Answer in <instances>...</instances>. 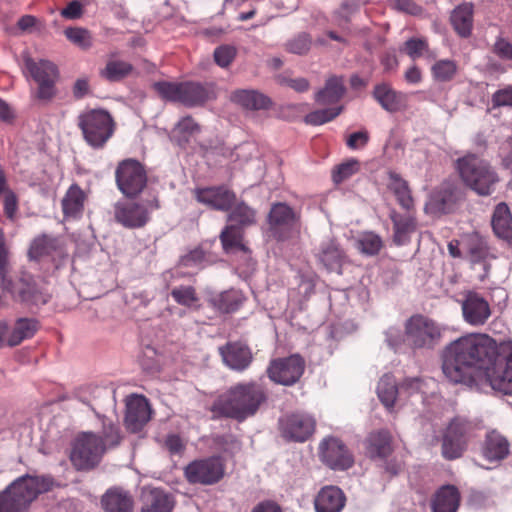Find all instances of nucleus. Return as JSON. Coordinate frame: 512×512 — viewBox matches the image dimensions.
Returning a JSON list of instances; mask_svg holds the SVG:
<instances>
[{
	"mask_svg": "<svg viewBox=\"0 0 512 512\" xmlns=\"http://www.w3.org/2000/svg\"><path fill=\"white\" fill-rule=\"evenodd\" d=\"M497 343L487 334L471 333L449 343L442 355V371L453 383L482 390V375L497 352Z\"/></svg>",
	"mask_w": 512,
	"mask_h": 512,
	"instance_id": "f257e3e1",
	"label": "nucleus"
},
{
	"mask_svg": "<svg viewBox=\"0 0 512 512\" xmlns=\"http://www.w3.org/2000/svg\"><path fill=\"white\" fill-rule=\"evenodd\" d=\"M103 436L92 432H83L75 439L71 451V461L78 470L95 467L107 450L119 445L121 435L119 427L111 421L103 420Z\"/></svg>",
	"mask_w": 512,
	"mask_h": 512,
	"instance_id": "f03ea898",
	"label": "nucleus"
},
{
	"mask_svg": "<svg viewBox=\"0 0 512 512\" xmlns=\"http://www.w3.org/2000/svg\"><path fill=\"white\" fill-rule=\"evenodd\" d=\"M266 400L263 388L254 382L237 384L221 395L214 410L224 416L242 421L253 416Z\"/></svg>",
	"mask_w": 512,
	"mask_h": 512,
	"instance_id": "7ed1b4c3",
	"label": "nucleus"
},
{
	"mask_svg": "<svg viewBox=\"0 0 512 512\" xmlns=\"http://www.w3.org/2000/svg\"><path fill=\"white\" fill-rule=\"evenodd\" d=\"M49 476H21L0 493V512H26L41 493L51 489Z\"/></svg>",
	"mask_w": 512,
	"mask_h": 512,
	"instance_id": "20e7f679",
	"label": "nucleus"
},
{
	"mask_svg": "<svg viewBox=\"0 0 512 512\" xmlns=\"http://www.w3.org/2000/svg\"><path fill=\"white\" fill-rule=\"evenodd\" d=\"M233 206V210L228 215V222L230 224L223 229L220 238L223 248L227 253H239L244 261L247 262V269L243 270V273H246L254 269V262L250 257L247 247L242 242L241 227L255 223V211L244 202H235Z\"/></svg>",
	"mask_w": 512,
	"mask_h": 512,
	"instance_id": "39448f33",
	"label": "nucleus"
},
{
	"mask_svg": "<svg viewBox=\"0 0 512 512\" xmlns=\"http://www.w3.org/2000/svg\"><path fill=\"white\" fill-rule=\"evenodd\" d=\"M457 168L463 182L480 196L491 195L499 177L486 160L469 154L457 162Z\"/></svg>",
	"mask_w": 512,
	"mask_h": 512,
	"instance_id": "423d86ee",
	"label": "nucleus"
},
{
	"mask_svg": "<svg viewBox=\"0 0 512 512\" xmlns=\"http://www.w3.org/2000/svg\"><path fill=\"white\" fill-rule=\"evenodd\" d=\"M484 385L504 395L512 396L511 341H503L498 344L497 352L482 375L481 391L485 390Z\"/></svg>",
	"mask_w": 512,
	"mask_h": 512,
	"instance_id": "0eeeda50",
	"label": "nucleus"
},
{
	"mask_svg": "<svg viewBox=\"0 0 512 512\" xmlns=\"http://www.w3.org/2000/svg\"><path fill=\"white\" fill-rule=\"evenodd\" d=\"M0 278L2 288L21 302L38 306L48 301V296L36 288L30 274L23 273L16 282L8 277V252L2 239H0Z\"/></svg>",
	"mask_w": 512,
	"mask_h": 512,
	"instance_id": "6e6552de",
	"label": "nucleus"
},
{
	"mask_svg": "<svg viewBox=\"0 0 512 512\" xmlns=\"http://www.w3.org/2000/svg\"><path fill=\"white\" fill-rule=\"evenodd\" d=\"M23 62L24 75L37 84L35 97L42 102L51 101L56 95L55 85L59 77L55 64L46 59H33L27 54L23 56Z\"/></svg>",
	"mask_w": 512,
	"mask_h": 512,
	"instance_id": "1a4fd4ad",
	"label": "nucleus"
},
{
	"mask_svg": "<svg viewBox=\"0 0 512 512\" xmlns=\"http://www.w3.org/2000/svg\"><path fill=\"white\" fill-rule=\"evenodd\" d=\"M406 341L414 349H433L442 336V329L434 320L414 315L405 323Z\"/></svg>",
	"mask_w": 512,
	"mask_h": 512,
	"instance_id": "9d476101",
	"label": "nucleus"
},
{
	"mask_svg": "<svg viewBox=\"0 0 512 512\" xmlns=\"http://www.w3.org/2000/svg\"><path fill=\"white\" fill-rule=\"evenodd\" d=\"M84 139L93 148H101L113 134V120L104 110H90L79 116Z\"/></svg>",
	"mask_w": 512,
	"mask_h": 512,
	"instance_id": "9b49d317",
	"label": "nucleus"
},
{
	"mask_svg": "<svg viewBox=\"0 0 512 512\" xmlns=\"http://www.w3.org/2000/svg\"><path fill=\"white\" fill-rule=\"evenodd\" d=\"M473 434V425L468 420L456 417L447 426L442 438V455L447 460L460 458L467 449Z\"/></svg>",
	"mask_w": 512,
	"mask_h": 512,
	"instance_id": "f8f14e48",
	"label": "nucleus"
},
{
	"mask_svg": "<svg viewBox=\"0 0 512 512\" xmlns=\"http://www.w3.org/2000/svg\"><path fill=\"white\" fill-rule=\"evenodd\" d=\"M158 208L155 200L135 202H117L114 206V216L118 223L126 228L144 226L152 211Z\"/></svg>",
	"mask_w": 512,
	"mask_h": 512,
	"instance_id": "ddd939ff",
	"label": "nucleus"
},
{
	"mask_svg": "<svg viewBox=\"0 0 512 512\" xmlns=\"http://www.w3.org/2000/svg\"><path fill=\"white\" fill-rule=\"evenodd\" d=\"M319 458L320 460L332 470H346L349 469L353 463L354 458L347 446L337 437H325L319 443Z\"/></svg>",
	"mask_w": 512,
	"mask_h": 512,
	"instance_id": "4468645a",
	"label": "nucleus"
},
{
	"mask_svg": "<svg viewBox=\"0 0 512 512\" xmlns=\"http://www.w3.org/2000/svg\"><path fill=\"white\" fill-rule=\"evenodd\" d=\"M224 475V465L220 457L195 460L185 468V476L192 484L211 485L217 483Z\"/></svg>",
	"mask_w": 512,
	"mask_h": 512,
	"instance_id": "2eb2a0df",
	"label": "nucleus"
},
{
	"mask_svg": "<svg viewBox=\"0 0 512 512\" xmlns=\"http://www.w3.org/2000/svg\"><path fill=\"white\" fill-rule=\"evenodd\" d=\"M116 182L120 191L133 197L146 185V174L141 164L135 160H125L116 170Z\"/></svg>",
	"mask_w": 512,
	"mask_h": 512,
	"instance_id": "dca6fc26",
	"label": "nucleus"
},
{
	"mask_svg": "<svg viewBox=\"0 0 512 512\" xmlns=\"http://www.w3.org/2000/svg\"><path fill=\"white\" fill-rule=\"evenodd\" d=\"M305 368L303 358L297 354L273 360L267 369L269 378L275 383L290 386L302 376Z\"/></svg>",
	"mask_w": 512,
	"mask_h": 512,
	"instance_id": "f3484780",
	"label": "nucleus"
},
{
	"mask_svg": "<svg viewBox=\"0 0 512 512\" xmlns=\"http://www.w3.org/2000/svg\"><path fill=\"white\" fill-rule=\"evenodd\" d=\"M282 435L289 440L304 442L314 432L316 420L308 413H293L279 420Z\"/></svg>",
	"mask_w": 512,
	"mask_h": 512,
	"instance_id": "a211bd4d",
	"label": "nucleus"
},
{
	"mask_svg": "<svg viewBox=\"0 0 512 512\" xmlns=\"http://www.w3.org/2000/svg\"><path fill=\"white\" fill-rule=\"evenodd\" d=\"M465 322L472 326H481L491 316L487 300L475 291H467L460 301Z\"/></svg>",
	"mask_w": 512,
	"mask_h": 512,
	"instance_id": "6ab92c4d",
	"label": "nucleus"
},
{
	"mask_svg": "<svg viewBox=\"0 0 512 512\" xmlns=\"http://www.w3.org/2000/svg\"><path fill=\"white\" fill-rule=\"evenodd\" d=\"M296 215L286 204L277 203L269 213V225L272 234L280 240L287 239L296 229Z\"/></svg>",
	"mask_w": 512,
	"mask_h": 512,
	"instance_id": "aec40b11",
	"label": "nucleus"
},
{
	"mask_svg": "<svg viewBox=\"0 0 512 512\" xmlns=\"http://www.w3.org/2000/svg\"><path fill=\"white\" fill-rule=\"evenodd\" d=\"M151 418V408L144 396L132 395L126 402L125 424L132 432L139 431Z\"/></svg>",
	"mask_w": 512,
	"mask_h": 512,
	"instance_id": "412c9836",
	"label": "nucleus"
},
{
	"mask_svg": "<svg viewBox=\"0 0 512 512\" xmlns=\"http://www.w3.org/2000/svg\"><path fill=\"white\" fill-rule=\"evenodd\" d=\"M219 353L224 364L234 371H243L252 362L250 348L239 341L228 342L226 345L219 347Z\"/></svg>",
	"mask_w": 512,
	"mask_h": 512,
	"instance_id": "4be33fe9",
	"label": "nucleus"
},
{
	"mask_svg": "<svg viewBox=\"0 0 512 512\" xmlns=\"http://www.w3.org/2000/svg\"><path fill=\"white\" fill-rule=\"evenodd\" d=\"M196 199L216 210L227 211L236 202L235 194L225 187H209L197 189Z\"/></svg>",
	"mask_w": 512,
	"mask_h": 512,
	"instance_id": "5701e85b",
	"label": "nucleus"
},
{
	"mask_svg": "<svg viewBox=\"0 0 512 512\" xmlns=\"http://www.w3.org/2000/svg\"><path fill=\"white\" fill-rule=\"evenodd\" d=\"M345 502L346 497L340 488L326 486L318 492L314 505L316 512H341Z\"/></svg>",
	"mask_w": 512,
	"mask_h": 512,
	"instance_id": "b1692460",
	"label": "nucleus"
},
{
	"mask_svg": "<svg viewBox=\"0 0 512 512\" xmlns=\"http://www.w3.org/2000/svg\"><path fill=\"white\" fill-rule=\"evenodd\" d=\"M317 257L328 271L338 274H341L342 266L346 262L345 253L334 240L323 242Z\"/></svg>",
	"mask_w": 512,
	"mask_h": 512,
	"instance_id": "393cba45",
	"label": "nucleus"
},
{
	"mask_svg": "<svg viewBox=\"0 0 512 512\" xmlns=\"http://www.w3.org/2000/svg\"><path fill=\"white\" fill-rule=\"evenodd\" d=\"M214 97L213 89L210 85L198 82L181 83L180 103L188 107L197 106Z\"/></svg>",
	"mask_w": 512,
	"mask_h": 512,
	"instance_id": "a878e982",
	"label": "nucleus"
},
{
	"mask_svg": "<svg viewBox=\"0 0 512 512\" xmlns=\"http://www.w3.org/2000/svg\"><path fill=\"white\" fill-rule=\"evenodd\" d=\"M174 504L169 493L159 488H151L143 493L142 512H171Z\"/></svg>",
	"mask_w": 512,
	"mask_h": 512,
	"instance_id": "bb28decb",
	"label": "nucleus"
},
{
	"mask_svg": "<svg viewBox=\"0 0 512 512\" xmlns=\"http://www.w3.org/2000/svg\"><path fill=\"white\" fill-rule=\"evenodd\" d=\"M482 454L490 462L501 461L509 454V443L500 433L490 431L486 434Z\"/></svg>",
	"mask_w": 512,
	"mask_h": 512,
	"instance_id": "cd10ccee",
	"label": "nucleus"
},
{
	"mask_svg": "<svg viewBox=\"0 0 512 512\" xmlns=\"http://www.w3.org/2000/svg\"><path fill=\"white\" fill-rule=\"evenodd\" d=\"M491 225L495 235L512 246V214L505 203L495 207Z\"/></svg>",
	"mask_w": 512,
	"mask_h": 512,
	"instance_id": "c85d7f7f",
	"label": "nucleus"
},
{
	"mask_svg": "<svg viewBox=\"0 0 512 512\" xmlns=\"http://www.w3.org/2000/svg\"><path fill=\"white\" fill-rule=\"evenodd\" d=\"M85 200L84 191L76 184L71 185L61 201L64 217L66 219L80 218L84 210Z\"/></svg>",
	"mask_w": 512,
	"mask_h": 512,
	"instance_id": "c756f323",
	"label": "nucleus"
},
{
	"mask_svg": "<svg viewBox=\"0 0 512 512\" xmlns=\"http://www.w3.org/2000/svg\"><path fill=\"white\" fill-rule=\"evenodd\" d=\"M392 437L387 430H378L370 433L366 443L367 453L372 459H385L392 452Z\"/></svg>",
	"mask_w": 512,
	"mask_h": 512,
	"instance_id": "7c9ffc66",
	"label": "nucleus"
},
{
	"mask_svg": "<svg viewBox=\"0 0 512 512\" xmlns=\"http://www.w3.org/2000/svg\"><path fill=\"white\" fill-rule=\"evenodd\" d=\"M105 512H132L133 498L120 488L109 489L102 497Z\"/></svg>",
	"mask_w": 512,
	"mask_h": 512,
	"instance_id": "2f4dec72",
	"label": "nucleus"
},
{
	"mask_svg": "<svg viewBox=\"0 0 512 512\" xmlns=\"http://www.w3.org/2000/svg\"><path fill=\"white\" fill-rule=\"evenodd\" d=\"M460 495L456 487L447 485L440 488L432 502L433 512H456Z\"/></svg>",
	"mask_w": 512,
	"mask_h": 512,
	"instance_id": "473e14b6",
	"label": "nucleus"
},
{
	"mask_svg": "<svg viewBox=\"0 0 512 512\" xmlns=\"http://www.w3.org/2000/svg\"><path fill=\"white\" fill-rule=\"evenodd\" d=\"M451 23L460 36H469L473 27V4L463 3L457 6L451 14Z\"/></svg>",
	"mask_w": 512,
	"mask_h": 512,
	"instance_id": "72a5a7b5",
	"label": "nucleus"
},
{
	"mask_svg": "<svg viewBox=\"0 0 512 512\" xmlns=\"http://www.w3.org/2000/svg\"><path fill=\"white\" fill-rule=\"evenodd\" d=\"M391 220L394 225V242L397 245L407 244L416 229L415 219L411 215H400L392 212Z\"/></svg>",
	"mask_w": 512,
	"mask_h": 512,
	"instance_id": "f704fd0d",
	"label": "nucleus"
},
{
	"mask_svg": "<svg viewBox=\"0 0 512 512\" xmlns=\"http://www.w3.org/2000/svg\"><path fill=\"white\" fill-rule=\"evenodd\" d=\"M374 98L383 109L389 112L398 111L403 104V97L386 83L377 85L373 92Z\"/></svg>",
	"mask_w": 512,
	"mask_h": 512,
	"instance_id": "c9c22d12",
	"label": "nucleus"
},
{
	"mask_svg": "<svg viewBox=\"0 0 512 512\" xmlns=\"http://www.w3.org/2000/svg\"><path fill=\"white\" fill-rule=\"evenodd\" d=\"M377 394L387 409H392L396 400L401 397L400 387L392 374H385L378 382Z\"/></svg>",
	"mask_w": 512,
	"mask_h": 512,
	"instance_id": "e433bc0d",
	"label": "nucleus"
},
{
	"mask_svg": "<svg viewBox=\"0 0 512 512\" xmlns=\"http://www.w3.org/2000/svg\"><path fill=\"white\" fill-rule=\"evenodd\" d=\"M345 92L342 78L330 77L325 87L315 95V101L320 105L334 104L340 101Z\"/></svg>",
	"mask_w": 512,
	"mask_h": 512,
	"instance_id": "4c0bfd02",
	"label": "nucleus"
},
{
	"mask_svg": "<svg viewBox=\"0 0 512 512\" xmlns=\"http://www.w3.org/2000/svg\"><path fill=\"white\" fill-rule=\"evenodd\" d=\"M470 261L476 265L481 264L483 269H487V259L489 257V251L486 241L478 234H472L467 237L463 242Z\"/></svg>",
	"mask_w": 512,
	"mask_h": 512,
	"instance_id": "58836bf2",
	"label": "nucleus"
},
{
	"mask_svg": "<svg viewBox=\"0 0 512 512\" xmlns=\"http://www.w3.org/2000/svg\"><path fill=\"white\" fill-rule=\"evenodd\" d=\"M388 188L394 193L399 205L410 211L414 207V200L408 183L402 179L397 173L389 172Z\"/></svg>",
	"mask_w": 512,
	"mask_h": 512,
	"instance_id": "ea45409f",
	"label": "nucleus"
},
{
	"mask_svg": "<svg viewBox=\"0 0 512 512\" xmlns=\"http://www.w3.org/2000/svg\"><path fill=\"white\" fill-rule=\"evenodd\" d=\"M232 100L250 110L265 109L270 104L268 97L255 90H238L233 93Z\"/></svg>",
	"mask_w": 512,
	"mask_h": 512,
	"instance_id": "a19ab883",
	"label": "nucleus"
},
{
	"mask_svg": "<svg viewBox=\"0 0 512 512\" xmlns=\"http://www.w3.org/2000/svg\"><path fill=\"white\" fill-rule=\"evenodd\" d=\"M111 54L110 59L107 61L105 67L100 70V76L109 82H118L127 77L133 70V66L123 60H117Z\"/></svg>",
	"mask_w": 512,
	"mask_h": 512,
	"instance_id": "79ce46f5",
	"label": "nucleus"
},
{
	"mask_svg": "<svg viewBox=\"0 0 512 512\" xmlns=\"http://www.w3.org/2000/svg\"><path fill=\"white\" fill-rule=\"evenodd\" d=\"M200 126L190 116L181 118L171 132V139L179 145L188 143L200 133Z\"/></svg>",
	"mask_w": 512,
	"mask_h": 512,
	"instance_id": "37998d69",
	"label": "nucleus"
},
{
	"mask_svg": "<svg viewBox=\"0 0 512 512\" xmlns=\"http://www.w3.org/2000/svg\"><path fill=\"white\" fill-rule=\"evenodd\" d=\"M213 304L218 310L224 313L235 312L242 306L245 296L240 290L231 289L224 291L213 298Z\"/></svg>",
	"mask_w": 512,
	"mask_h": 512,
	"instance_id": "c03bdc74",
	"label": "nucleus"
},
{
	"mask_svg": "<svg viewBox=\"0 0 512 512\" xmlns=\"http://www.w3.org/2000/svg\"><path fill=\"white\" fill-rule=\"evenodd\" d=\"M38 329V323L31 318H20L16 321L7 342L10 346H16L23 340L31 338Z\"/></svg>",
	"mask_w": 512,
	"mask_h": 512,
	"instance_id": "a18cd8bd",
	"label": "nucleus"
},
{
	"mask_svg": "<svg viewBox=\"0 0 512 512\" xmlns=\"http://www.w3.org/2000/svg\"><path fill=\"white\" fill-rule=\"evenodd\" d=\"M58 246V239L49 235H42L34 239L29 249V256L37 259L50 254Z\"/></svg>",
	"mask_w": 512,
	"mask_h": 512,
	"instance_id": "49530a36",
	"label": "nucleus"
},
{
	"mask_svg": "<svg viewBox=\"0 0 512 512\" xmlns=\"http://www.w3.org/2000/svg\"><path fill=\"white\" fill-rule=\"evenodd\" d=\"M356 247L362 254L373 256L382 248V240L373 232H365L358 237Z\"/></svg>",
	"mask_w": 512,
	"mask_h": 512,
	"instance_id": "de8ad7c7",
	"label": "nucleus"
},
{
	"mask_svg": "<svg viewBox=\"0 0 512 512\" xmlns=\"http://www.w3.org/2000/svg\"><path fill=\"white\" fill-rule=\"evenodd\" d=\"M433 78L439 82H447L453 79L457 72V64L450 59H442L435 62L431 68Z\"/></svg>",
	"mask_w": 512,
	"mask_h": 512,
	"instance_id": "09e8293b",
	"label": "nucleus"
},
{
	"mask_svg": "<svg viewBox=\"0 0 512 512\" xmlns=\"http://www.w3.org/2000/svg\"><path fill=\"white\" fill-rule=\"evenodd\" d=\"M64 34L70 42L80 47L81 49L87 50L93 45L92 35L85 28H67L64 31Z\"/></svg>",
	"mask_w": 512,
	"mask_h": 512,
	"instance_id": "8fccbe9b",
	"label": "nucleus"
},
{
	"mask_svg": "<svg viewBox=\"0 0 512 512\" xmlns=\"http://www.w3.org/2000/svg\"><path fill=\"white\" fill-rule=\"evenodd\" d=\"M315 284L311 277H298V285L296 290L289 292V299L301 303L306 300L314 292Z\"/></svg>",
	"mask_w": 512,
	"mask_h": 512,
	"instance_id": "3c124183",
	"label": "nucleus"
},
{
	"mask_svg": "<svg viewBox=\"0 0 512 512\" xmlns=\"http://www.w3.org/2000/svg\"><path fill=\"white\" fill-rule=\"evenodd\" d=\"M342 111V107L325 108L310 112L305 116V122L311 125H322L333 120Z\"/></svg>",
	"mask_w": 512,
	"mask_h": 512,
	"instance_id": "603ef678",
	"label": "nucleus"
},
{
	"mask_svg": "<svg viewBox=\"0 0 512 512\" xmlns=\"http://www.w3.org/2000/svg\"><path fill=\"white\" fill-rule=\"evenodd\" d=\"M311 44V37L302 32L289 39L285 44V49L292 54L304 55L310 50Z\"/></svg>",
	"mask_w": 512,
	"mask_h": 512,
	"instance_id": "864d4df0",
	"label": "nucleus"
},
{
	"mask_svg": "<svg viewBox=\"0 0 512 512\" xmlns=\"http://www.w3.org/2000/svg\"><path fill=\"white\" fill-rule=\"evenodd\" d=\"M154 86L162 98L169 101L180 102L181 83L158 82L155 83Z\"/></svg>",
	"mask_w": 512,
	"mask_h": 512,
	"instance_id": "5fc2aeb1",
	"label": "nucleus"
},
{
	"mask_svg": "<svg viewBox=\"0 0 512 512\" xmlns=\"http://www.w3.org/2000/svg\"><path fill=\"white\" fill-rule=\"evenodd\" d=\"M406 54L416 60L428 52V43L423 38H410L404 44Z\"/></svg>",
	"mask_w": 512,
	"mask_h": 512,
	"instance_id": "6e6d98bb",
	"label": "nucleus"
},
{
	"mask_svg": "<svg viewBox=\"0 0 512 512\" xmlns=\"http://www.w3.org/2000/svg\"><path fill=\"white\" fill-rule=\"evenodd\" d=\"M358 171V161L350 159L344 163H341L333 171L332 177L335 183H341L345 179L349 178Z\"/></svg>",
	"mask_w": 512,
	"mask_h": 512,
	"instance_id": "4d7b16f0",
	"label": "nucleus"
},
{
	"mask_svg": "<svg viewBox=\"0 0 512 512\" xmlns=\"http://www.w3.org/2000/svg\"><path fill=\"white\" fill-rule=\"evenodd\" d=\"M174 300L184 306H191L197 301L195 289L192 286H180L176 287L171 292Z\"/></svg>",
	"mask_w": 512,
	"mask_h": 512,
	"instance_id": "13d9d810",
	"label": "nucleus"
},
{
	"mask_svg": "<svg viewBox=\"0 0 512 512\" xmlns=\"http://www.w3.org/2000/svg\"><path fill=\"white\" fill-rule=\"evenodd\" d=\"M236 56V49L230 45H222L215 49L214 60L222 68L228 67Z\"/></svg>",
	"mask_w": 512,
	"mask_h": 512,
	"instance_id": "bf43d9fd",
	"label": "nucleus"
},
{
	"mask_svg": "<svg viewBox=\"0 0 512 512\" xmlns=\"http://www.w3.org/2000/svg\"><path fill=\"white\" fill-rule=\"evenodd\" d=\"M205 263V254L204 251L200 248H196L190 251L180 259V265L183 267L203 268Z\"/></svg>",
	"mask_w": 512,
	"mask_h": 512,
	"instance_id": "052dcab7",
	"label": "nucleus"
},
{
	"mask_svg": "<svg viewBox=\"0 0 512 512\" xmlns=\"http://www.w3.org/2000/svg\"><path fill=\"white\" fill-rule=\"evenodd\" d=\"M493 51L500 59L512 61V43L507 39L498 38L494 44Z\"/></svg>",
	"mask_w": 512,
	"mask_h": 512,
	"instance_id": "680f3d73",
	"label": "nucleus"
},
{
	"mask_svg": "<svg viewBox=\"0 0 512 512\" xmlns=\"http://www.w3.org/2000/svg\"><path fill=\"white\" fill-rule=\"evenodd\" d=\"M392 5L395 10L410 15L417 16L422 13V7L417 5L413 0H393Z\"/></svg>",
	"mask_w": 512,
	"mask_h": 512,
	"instance_id": "e2e57ef3",
	"label": "nucleus"
},
{
	"mask_svg": "<svg viewBox=\"0 0 512 512\" xmlns=\"http://www.w3.org/2000/svg\"><path fill=\"white\" fill-rule=\"evenodd\" d=\"M385 336L387 344L393 349H397L402 343L407 342L406 332L403 334L402 331L396 327L388 328L385 332Z\"/></svg>",
	"mask_w": 512,
	"mask_h": 512,
	"instance_id": "0e129e2a",
	"label": "nucleus"
},
{
	"mask_svg": "<svg viewBox=\"0 0 512 512\" xmlns=\"http://www.w3.org/2000/svg\"><path fill=\"white\" fill-rule=\"evenodd\" d=\"M18 210V198L10 189L4 195V213L8 219L13 220Z\"/></svg>",
	"mask_w": 512,
	"mask_h": 512,
	"instance_id": "69168bd1",
	"label": "nucleus"
},
{
	"mask_svg": "<svg viewBox=\"0 0 512 512\" xmlns=\"http://www.w3.org/2000/svg\"><path fill=\"white\" fill-rule=\"evenodd\" d=\"M165 447L172 455H182L185 450V443L180 436L171 434L165 440Z\"/></svg>",
	"mask_w": 512,
	"mask_h": 512,
	"instance_id": "338daca9",
	"label": "nucleus"
},
{
	"mask_svg": "<svg viewBox=\"0 0 512 512\" xmlns=\"http://www.w3.org/2000/svg\"><path fill=\"white\" fill-rule=\"evenodd\" d=\"M492 101L495 106H512V85L496 91Z\"/></svg>",
	"mask_w": 512,
	"mask_h": 512,
	"instance_id": "774afa93",
	"label": "nucleus"
}]
</instances>
